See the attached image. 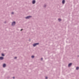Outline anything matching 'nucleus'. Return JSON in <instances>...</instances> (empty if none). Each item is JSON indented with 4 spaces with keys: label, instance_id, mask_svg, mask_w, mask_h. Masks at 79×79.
<instances>
[{
    "label": "nucleus",
    "instance_id": "obj_1",
    "mask_svg": "<svg viewBox=\"0 0 79 79\" xmlns=\"http://www.w3.org/2000/svg\"><path fill=\"white\" fill-rule=\"evenodd\" d=\"M39 45V43H36V44H33V47H35V46H36V45Z\"/></svg>",
    "mask_w": 79,
    "mask_h": 79
},
{
    "label": "nucleus",
    "instance_id": "obj_2",
    "mask_svg": "<svg viewBox=\"0 0 79 79\" xmlns=\"http://www.w3.org/2000/svg\"><path fill=\"white\" fill-rule=\"evenodd\" d=\"M15 22H13L12 23V26H14L15 25Z\"/></svg>",
    "mask_w": 79,
    "mask_h": 79
},
{
    "label": "nucleus",
    "instance_id": "obj_3",
    "mask_svg": "<svg viewBox=\"0 0 79 79\" xmlns=\"http://www.w3.org/2000/svg\"><path fill=\"white\" fill-rule=\"evenodd\" d=\"M31 18V16H28L27 17H25V18L26 19H29V18Z\"/></svg>",
    "mask_w": 79,
    "mask_h": 79
},
{
    "label": "nucleus",
    "instance_id": "obj_4",
    "mask_svg": "<svg viewBox=\"0 0 79 79\" xmlns=\"http://www.w3.org/2000/svg\"><path fill=\"white\" fill-rule=\"evenodd\" d=\"M72 64V63H71L69 64L68 65L69 67H70V66H71Z\"/></svg>",
    "mask_w": 79,
    "mask_h": 79
},
{
    "label": "nucleus",
    "instance_id": "obj_5",
    "mask_svg": "<svg viewBox=\"0 0 79 79\" xmlns=\"http://www.w3.org/2000/svg\"><path fill=\"white\" fill-rule=\"evenodd\" d=\"M35 3V0H34L32 2V3L33 4H34Z\"/></svg>",
    "mask_w": 79,
    "mask_h": 79
},
{
    "label": "nucleus",
    "instance_id": "obj_6",
    "mask_svg": "<svg viewBox=\"0 0 79 79\" xmlns=\"http://www.w3.org/2000/svg\"><path fill=\"white\" fill-rule=\"evenodd\" d=\"M5 66H6V64H3V68H5Z\"/></svg>",
    "mask_w": 79,
    "mask_h": 79
},
{
    "label": "nucleus",
    "instance_id": "obj_7",
    "mask_svg": "<svg viewBox=\"0 0 79 79\" xmlns=\"http://www.w3.org/2000/svg\"><path fill=\"white\" fill-rule=\"evenodd\" d=\"M3 57H0V59L1 60H3Z\"/></svg>",
    "mask_w": 79,
    "mask_h": 79
},
{
    "label": "nucleus",
    "instance_id": "obj_8",
    "mask_svg": "<svg viewBox=\"0 0 79 79\" xmlns=\"http://www.w3.org/2000/svg\"><path fill=\"white\" fill-rule=\"evenodd\" d=\"M64 2H65V1H64V0H63L62 1V3L63 4H64Z\"/></svg>",
    "mask_w": 79,
    "mask_h": 79
},
{
    "label": "nucleus",
    "instance_id": "obj_9",
    "mask_svg": "<svg viewBox=\"0 0 79 79\" xmlns=\"http://www.w3.org/2000/svg\"><path fill=\"white\" fill-rule=\"evenodd\" d=\"M76 69H77V70H78V69H79V67H77L76 68Z\"/></svg>",
    "mask_w": 79,
    "mask_h": 79
},
{
    "label": "nucleus",
    "instance_id": "obj_10",
    "mask_svg": "<svg viewBox=\"0 0 79 79\" xmlns=\"http://www.w3.org/2000/svg\"><path fill=\"white\" fill-rule=\"evenodd\" d=\"M31 58H34V56H31Z\"/></svg>",
    "mask_w": 79,
    "mask_h": 79
},
{
    "label": "nucleus",
    "instance_id": "obj_11",
    "mask_svg": "<svg viewBox=\"0 0 79 79\" xmlns=\"http://www.w3.org/2000/svg\"><path fill=\"white\" fill-rule=\"evenodd\" d=\"M58 21H61V19H58Z\"/></svg>",
    "mask_w": 79,
    "mask_h": 79
},
{
    "label": "nucleus",
    "instance_id": "obj_12",
    "mask_svg": "<svg viewBox=\"0 0 79 79\" xmlns=\"http://www.w3.org/2000/svg\"><path fill=\"white\" fill-rule=\"evenodd\" d=\"M2 56H5V55H4V54H2Z\"/></svg>",
    "mask_w": 79,
    "mask_h": 79
},
{
    "label": "nucleus",
    "instance_id": "obj_13",
    "mask_svg": "<svg viewBox=\"0 0 79 79\" xmlns=\"http://www.w3.org/2000/svg\"><path fill=\"white\" fill-rule=\"evenodd\" d=\"M17 58V57H15L14 58V59H16Z\"/></svg>",
    "mask_w": 79,
    "mask_h": 79
},
{
    "label": "nucleus",
    "instance_id": "obj_14",
    "mask_svg": "<svg viewBox=\"0 0 79 79\" xmlns=\"http://www.w3.org/2000/svg\"><path fill=\"white\" fill-rule=\"evenodd\" d=\"M41 60H43V58H41Z\"/></svg>",
    "mask_w": 79,
    "mask_h": 79
},
{
    "label": "nucleus",
    "instance_id": "obj_15",
    "mask_svg": "<svg viewBox=\"0 0 79 79\" xmlns=\"http://www.w3.org/2000/svg\"><path fill=\"white\" fill-rule=\"evenodd\" d=\"M45 79H47V77H45Z\"/></svg>",
    "mask_w": 79,
    "mask_h": 79
},
{
    "label": "nucleus",
    "instance_id": "obj_16",
    "mask_svg": "<svg viewBox=\"0 0 79 79\" xmlns=\"http://www.w3.org/2000/svg\"><path fill=\"white\" fill-rule=\"evenodd\" d=\"M23 29H22L21 30V31H23Z\"/></svg>",
    "mask_w": 79,
    "mask_h": 79
},
{
    "label": "nucleus",
    "instance_id": "obj_17",
    "mask_svg": "<svg viewBox=\"0 0 79 79\" xmlns=\"http://www.w3.org/2000/svg\"><path fill=\"white\" fill-rule=\"evenodd\" d=\"M13 79H15V77H13Z\"/></svg>",
    "mask_w": 79,
    "mask_h": 79
},
{
    "label": "nucleus",
    "instance_id": "obj_18",
    "mask_svg": "<svg viewBox=\"0 0 79 79\" xmlns=\"http://www.w3.org/2000/svg\"><path fill=\"white\" fill-rule=\"evenodd\" d=\"M14 14V13L13 12L12 13V14Z\"/></svg>",
    "mask_w": 79,
    "mask_h": 79
}]
</instances>
